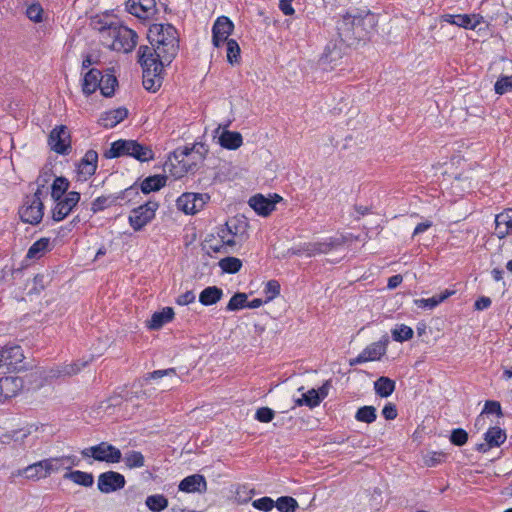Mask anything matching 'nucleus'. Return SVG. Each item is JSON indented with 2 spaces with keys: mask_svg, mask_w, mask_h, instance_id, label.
<instances>
[{
  "mask_svg": "<svg viewBox=\"0 0 512 512\" xmlns=\"http://www.w3.org/2000/svg\"><path fill=\"white\" fill-rule=\"evenodd\" d=\"M148 39L152 47L141 46L139 50H150L153 57L163 63H171L179 50L178 32L171 24H153L148 30Z\"/></svg>",
  "mask_w": 512,
  "mask_h": 512,
  "instance_id": "1",
  "label": "nucleus"
},
{
  "mask_svg": "<svg viewBox=\"0 0 512 512\" xmlns=\"http://www.w3.org/2000/svg\"><path fill=\"white\" fill-rule=\"evenodd\" d=\"M375 25L373 15L365 16L346 13L337 24L338 34L341 40L348 45L365 40Z\"/></svg>",
  "mask_w": 512,
  "mask_h": 512,
  "instance_id": "2",
  "label": "nucleus"
},
{
  "mask_svg": "<svg viewBox=\"0 0 512 512\" xmlns=\"http://www.w3.org/2000/svg\"><path fill=\"white\" fill-rule=\"evenodd\" d=\"M100 39L108 48L128 53L135 48L138 35L128 27L114 23L100 29Z\"/></svg>",
  "mask_w": 512,
  "mask_h": 512,
  "instance_id": "3",
  "label": "nucleus"
},
{
  "mask_svg": "<svg viewBox=\"0 0 512 512\" xmlns=\"http://www.w3.org/2000/svg\"><path fill=\"white\" fill-rule=\"evenodd\" d=\"M203 160L201 153L193 147L177 148L169 157L165 167L175 178H181L188 172H193L198 163Z\"/></svg>",
  "mask_w": 512,
  "mask_h": 512,
  "instance_id": "4",
  "label": "nucleus"
},
{
  "mask_svg": "<svg viewBox=\"0 0 512 512\" xmlns=\"http://www.w3.org/2000/svg\"><path fill=\"white\" fill-rule=\"evenodd\" d=\"M138 54L143 69V86L148 91L156 92L163 82V68L170 63H163L161 59L153 57L148 49L139 50Z\"/></svg>",
  "mask_w": 512,
  "mask_h": 512,
  "instance_id": "5",
  "label": "nucleus"
},
{
  "mask_svg": "<svg viewBox=\"0 0 512 512\" xmlns=\"http://www.w3.org/2000/svg\"><path fill=\"white\" fill-rule=\"evenodd\" d=\"M103 156L107 159L130 156L140 162H147L154 159V152L150 146L140 144L136 140H117L111 144Z\"/></svg>",
  "mask_w": 512,
  "mask_h": 512,
  "instance_id": "6",
  "label": "nucleus"
},
{
  "mask_svg": "<svg viewBox=\"0 0 512 512\" xmlns=\"http://www.w3.org/2000/svg\"><path fill=\"white\" fill-rule=\"evenodd\" d=\"M44 186V184H39ZM42 189L38 187L35 193L27 196L23 206L20 208L19 214L23 222L29 224H38L44 215V206L41 200Z\"/></svg>",
  "mask_w": 512,
  "mask_h": 512,
  "instance_id": "7",
  "label": "nucleus"
},
{
  "mask_svg": "<svg viewBox=\"0 0 512 512\" xmlns=\"http://www.w3.org/2000/svg\"><path fill=\"white\" fill-rule=\"evenodd\" d=\"M83 458H93L95 461L106 463H119L122 459L121 451L108 442H100L81 450Z\"/></svg>",
  "mask_w": 512,
  "mask_h": 512,
  "instance_id": "8",
  "label": "nucleus"
},
{
  "mask_svg": "<svg viewBox=\"0 0 512 512\" xmlns=\"http://www.w3.org/2000/svg\"><path fill=\"white\" fill-rule=\"evenodd\" d=\"M246 222L236 218L228 220L224 225L217 228L216 233L220 241L225 243L232 251L233 248L242 241L243 234L246 231Z\"/></svg>",
  "mask_w": 512,
  "mask_h": 512,
  "instance_id": "9",
  "label": "nucleus"
},
{
  "mask_svg": "<svg viewBox=\"0 0 512 512\" xmlns=\"http://www.w3.org/2000/svg\"><path fill=\"white\" fill-rule=\"evenodd\" d=\"M345 243V238L330 237L323 241L309 242L300 246L297 250L293 251L295 255L306 254L308 257H313L320 254H327L330 251L337 249Z\"/></svg>",
  "mask_w": 512,
  "mask_h": 512,
  "instance_id": "10",
  "label": "nucleus"
},
{
  "mask_svg": "<svg viewBox=\"0 0 512 512\" xmlns=\"http://www.w3.org/2000/svg\"><path fill=\"white\" fill-rule=\"evenodd\" d=\"M159 205L157 202L148 201L144 205L134 208L128 218L134 231H141L154 217Z\"/></svg>",
  "mask_w": 512,
  "mask_h": 512,
  "instance_id": "11",
  "label": "nucleus"
},
{
  "mask_svg": "<svg viewBox=\"0 0 512 512\" xmlns=\"http://www.w3.org/2000/svg\"><path fill=\"white\" fill-rule=\"evenodd\" d=\"M210 200L207 193L186 192L178 197L176 201L177 208L185 214H196L201 211Z\"/></svg>",
  "mask_w": 512,
  "mask_h": 512,
  "instance_id": "12",
  "label": "nucleus"
},
{
  "mask_svg": "<svg viewBox=\"0 0 512 512\" xmlns=\"http://www.w3.org/2000/svg\"><path fill=\"white\" fill-rule=\"evenodd\" d=\"M79 200L80 193L76 191H71L64 197H59L58 200H54L56 205L52 210L53 220L59 222L66 218L72 209L78 204Z\"/></svg>",
  "mask_w": 512,
  "mask_h": 512,
  "instance_id": "13",
  "label": "nucleus"
},
{
  "mask_svg": "<svg viewBox=\"0 0 512 512\" xmlns=\"http://www.w3.org/2000/svg\"><path fill=\"white\" fill-rule=\"evenodd\" d=\"M282 200L278 194H270L268 197L256 194L249 199V206L260 216H268L275 210V206Z\"/></svg>",
  "mask_w": 512,
  "mask_h": 512,
  "instance_id": "14",
  "label": "nucleus"
},
{
  "mask_svg": "<svg viewBox=\"0 0 512 512\" xmlns=\"http://www.w3.org/2000/svg\"><path fill=\"white\" fill-rule=\"evenodd\" d=\"M125 484V477L115 471L101 473L97 482L98 489L106 494L122 489Z\"/></svg>",
  "mask_w": 512,
  "mask_h": 512,
  "instance_id": "15",
  "label": "nucleus"
},
{
  "mask_svg": "<svg viewBox=\"0 0 512 512\" xmlns=\"http://www.w3.org/2000/svg\"><path fill=\"white\" fill-rule=\"evenodd\" d=\"M234 29L233 22L226 16H220L212 27V42L215 47L223 45Z\"/></svg>",
  "mask_w": 512,
  "mask_h": 512,
  "instance_id": "16",
  "label": "nucleus"
},
{
  "mask_svg": "<svg viewBox=\"0 0 512 512\" xmlns=\"http://www.w3.org/2000/svg\"><path fill=\"white\" fill-rule=\"evenodd\" d=\"M23 359V351L18 345H6L0 349V369L6 368L8 371L16 369Z\"/></svg>",
  "mask_w": 512,
  "mask_h": 512,
  "instance_id": "17",
  "label": "nucleus"
},
{
  "mask_svg": "<svg viewBox=\"0 0 512 512\" xmlns=\"http://www.w3.org/2000/svg\"><path fill=\"white\" fill-rule=\"evenodd\" d=\"M51 149L59 154H66L70 149V135L64 125L54 128L49 135Z\"/></svg>",
  "mask_w": 512,
  "mask_h": 512,
  "instance_id": "18",
  "label": "nucleus"
},
{
  "mask_svg": "<svg viewBox=\"0 0 512 512\" xmlns=\"http://www.w3.org/2000/svg\"><path fill=\"white\" fill-rule=\"evenodd\" d=\"M127 11L140 19H148L156 13L155 0H128Z\"/></svg>",
  "mask_w": 512,
  "mask_h": 512,
  "instance_id": "19",
  "label": "nucleus"
},
{
  "mask_svg": "<svg viewBox=\"0 0 512 512\" xmlns=\"http://www.w3.org/2000/svg\"><path fill=\"white\" fill-rule=\"evenodd\" d=\"M386 353V345L382 342H374L367 346L356 358L350 359L351 366L368 361H377Z\"/></svg>",
  "mask_w": 512,
  "mask_h": 512,
  "instance_id": "20",
  "label": "nucleus"
},
{
  "mask_svg": "<svg viewBox=\"0 0 512 512\" xmlns=\"http://www.w3.org/2000/svg\"><path fill=\"white\" fill-rule=\"evenodd\" d=\"M98 163V154L95 150H88L77 166L78 179L86 181L95 174Z\"/></svg>",
  "mask_w": 512,
  "mask_h": 512,
  "instance_id": "21",
  "label": "nucleus"
},
{
  "mask_svg": "<svg viewBox=\"0 0 512 512\" xmlns=\"http://www.w3.org/2000/svg\"><path fill=\"white\" fill-rule=\"evenodd\" d=\"M178 489L185 493H204L207 491V482L203 475L193 474L185 477L179 483Z\"/></svg>",
  "mask_w": 512,
  "mask_h": 512,
  "instance_id": "22",
  "label": "nucleus"
},
{
  "mask_svg": "<svg viewBox=\"0 0 512 512\" xmlns=\"http://www.w3.org/2000/svg\"><path fill=\"white\" fill-rule=\"evenodd\" d=\"M128 116V110L124 107L112 109L101 114L99 124L104 128H113Z\"/></svg>",
  "mask_w": 512,
  "mask_h": 512,
  "instance_id": "23",
  "label": "nucleus"
},
{
  "mask_svg": "<svg viewBox=\"0 0 512 512\" xmlns=\"http://www.w3.org/2000/svg\"><path fill=\"white\" fill-rule=\"evenodd\" d=\"M512 229V209H507L495 217V233L498 238H505Z\"/></svg>",
  "mask_w": 512,
  "mask_h": 512,
  "instance_id": "24",
  "label": "nucleus"
},
{
  "mask_svg": "<svg viewBox=\"0 0 512 512\" xmlns=\"http://www.w3.org/2000/svg\"><path fill=\"white\" fill-rule=\"evenodd\" d=\"M506 440V433L503 429L498 426L491 427L485 433V441L486 444H480L478 446V450L486 451V446L488 447H498L504 443Z\"/></svg>",
  "mask_w": 512,
  "mask_h": 512,
  "instance_id": "25",
  "label": "nucleus"
},
{
  "mask_svg": "<svg viewBox=\"0 0 512 512\" xmlns=\"http://www.w3.org/2000/svg\"><path fill=\"white\" fill-rule=\"evenodd\" d=\"M203 247L208 254H211V253L229 254L232 252V250L228 246H226L225 243H222V241H220V237H218V234L216 232L211 233L210 235H208L206 237Z\"/></svg>",
  "mask_w": 512,
  "mask_h": 512,
  "instance_id": "26",
  "label": "nucleus"
},
{
  "mask_svg": "<svg viewBox=\"0 0 512 512\" xmlns=\"http://www.w3.org/2000/svg\"><path fill=\"white\" fill-rule=\"evenodd\" d=\"M454 293H455L454 290L446 289L443 292H441L439 295H435L431 298L415 299L414 304L419 308L432 310L435 307H437L440 303L444 302L446 299H448L450 296H452Z\"/></svg>",
  "mask_w": 512,
  "mask_h": 512,
  "instance_id": "27",
  "label": "nucleus"
},
{
  "mask_svg": "<svg viewBox=\"0 0 512 512\" xmlns=\"http://www.w3.org/2000/svg\"><path fill=\"white\" fill-rule=\"evenodd\" d=\"M5 399L14 397L23 388V380L19 377L8 376L0 378Z\"/></svg>",
  "mask_w": 512,
  "mask_h": 512,
  "instance_id": "28",
  "label": "nucleus"
},
{
  "mask_svg": "<svg viewBox=\"0 0 512 512\" xmlns=\"http://www.w3.org/2000/svg\"><path fill=\"white\" fill-rule=\"evenodd\" d=\"M174 317V311L170 307H165L161 311L153 313L148 327L152 330L160 329L164 324L170 322Z\"/></svg>",
  "mask_w": 512,
  "mask_h": 512,
  "instance_id": "29",
  "label": "nucleus"
},
{
  "mask_svg": "<svg viewBox=\"0 0 512 512\" xmlns=\"http://www.w3.org/2000/svg\"><path fill=\"white\" fill-rule=\"evenodd\" d=\"M219 143L226 149L235 150L242 145L243 138L239 132L226 130L219 136Z\"/></svg>",
  "mask_w": 512,
  "mask_h": 512,
  "instance_id": "30",
  "label": "nucleus"
},
{
  "mask_svg": "<svg viewBox=\"0 0 512 512\" xmlns=\"http://www.w3.org/2000/svg\"><path fill=\"white\" fill-rule=\"evenodd\" d=\"M223 291L217 286H208L201 291L199 295V302L204 306L216 304L221 300Z\"/></svg>",
  "mask_w": 512,
  "mask_h": 512,
  "instance_id": "31",
  "label": "nucleus"
},
{
  "mask_svg": "<svg viewBox=\"0 0 512 512\" xmlns=\"http://www.w3.org/2000/svg\"><path fill=\"white\" fill-rule=\"evenodd\" d=\"M101 71L98 69H90L83 78L82 90L86 95L94 93L99 86Z\"/></svg>",
  "mask_w": 512,
  "mask_h": 512,
  "instance_id": "32",
  "label": "nucleus"
},
{
  "mask_svg": "<svg viewBox=\"0 0 512 512\" xmlns=\"http://www.w3.org/2000/svg\"><path fill=\"white\" fill-rule=\"evenodd\" d=\"M19 475H24L28 480L39 481L46 478L43 460L28 465L18 472Z\"/></svg>",
  "mask_w": 512,
  "mask_h": 512,
  "instance_id": "33",
  "label": "nucleus"
},
{
  "mask_svg": "<svg viewBox=\"0 0 512 512\" xmlns=\"http://www.w3.org/2000/svg\"><path fill=\"white\" fill-rule=\"evenodd\" d=\"M63 478L83 487H91L94 483V477L91 473L80 470H70L64 474Z\"/></svg>",
  "mask_w": 512,
  "mask_h": 512,
  "instance_id": "34",
  "label": "nucleus"
},
{
  "mask_svg": "<svg viewBox=\"0 0 512 512\" xmlns=\"http://www.w3.org/2000/svg\"><path fill=\"white\" fill-rule=\"evenodd\" d=\"M50 249H51L50 238L43 237L31 245V247L28 249L26 257L28 259H39Z\"/></svg>",
  "mask_w": 512,
  "mask_h": 512,
  "instance_id": "35",
  "label": "nucleus"
},
{
  "mask_svg": "<svg viewBox=\"0 0 512 512\" xmlns=\"http://www.w3.org/2000/svg\"><path fill=\"white\" fill-rule=\"evenodd\" d=\"M49 460L52 463L53 469L56 473L62 469L71 470L72 467L79 464V459L75 455L50 457Z\"/></svg>",
  "mask_w": 512,
  "mask_h": 512,
  "instance_id": "36",
  "label": "nucleus"
},
{
  "mask_svg": "<svg viewBox=\"0 0 512 512\" xmlns=\"http://www.w3.org/2000/svg\"><path fill=\"white\" fill-rule=\"evenodd\" d=\"M396 383L389 377L381 376L374 382L375 393L382 397H389L395 390Z\"/></svg>",
  "mask_w": 512,
  "mask_h": 512,
  "instance_id": "37",
  "label": "nucleus"
},
{
  "mask_svg": "<svg viewBox=\"0 0 512 512\" xmlns=\"http://www.w3.org/2000/svg\"><path fill=\"white\" fill-rule=\"evenodd\" d=\"M166 181L167 177L163 175L149 176L142 181L141 190L145 194L158 191L166 185Z\"/></svg>",
  "mask_w": 512,
  "mask_h": 512,
  "instance_id": "38",
  "label": "nucleus"
},
{
  "mask_svg": "<svg viewBox=\"0 0 512 512\" xmlns=\"http://www.w3.org/2000/svg\"><path fill=\"white\" fill-rule=\"evenodd\" d=\"M483 21L484 19L480 14H459L456 15L455 25L464 29L474 30Z\"/></svg>",
  "mask_w": 512,
  "mask_h": 512,
  "instance_id": "39",
  "label": "nucleus"
},
{
  "mask_svg": "<svg viewBox=\"0 0 512 512\" xmlns=\"http://www.w3.org/2000/svg\"><path fill=\"white\" fill-rule=\"evenodd\" d=\"M89 361L77 360L75 362L65 364L62 367L58 368L54 376H73L78 374L84 367L88 365Z\"/></svg>",
  "mask_w": 512,
  "mask_h": 512,
  "instance_id": "40",
  "label": "nucleus"
},
{
  "mask_svg": "<svg viewBox=\"0 0 512 512\" xmlns=\"http://www.w3.org/2000/svg\"><path fill=\"white\" fill-rule=\"evenodd\" d=\"M117 85V79L114 75L106 74L99 79V86L101 93L105 97H111L114 94L115 86Z\"/></svg>",
  "mask_w": 512,
  "mask_h": 512,
  "instance_id": "41",
  "label": "nucleus"
},
{
  "mask_svg": "<svg viewBox=\"0 0 512 512\" xmlns=\"http://www.w3.org/2000/svg\"><path fill=\"white\" fill-rule=\"evenodd\" d=\"M123 461L129 469L141 468L145 465V458L139 451L131 450L125 453Z\"/></svg>",
  "mask_w": 512,
  "mask_h": 512,
  "instance_id": "42",
  "label": "nucleus"
},
{
  "mask_svg": "<svg viewBox=\"0 0 512 512\" xmlns=\"http://www.w3.org/2000/svg\"><path fill=\"white\" fill-rule=\"evenodd\" d=\"M145 504L151 511L161 512L168 506V500L162 494H155L148 496Z\"/></svg>",
  "mask_w": 512,
  "mask_h": 512,
  "instance_id": "43",
  "label": "nucleus"
},
{
  "mask_svg": "<svg viewBox=\"0 0 512 512\" xmlns=\"http://www.w3.org/2000/svg\"><path fill=\"white\" fill-rule=\"evenodd\" d=\"M377 418L376 408L374 406H363L360 407L356 414L355 419L359 422L367 424L373 423Z\"/></svg>",
  "mask_w": 512,
  "mask_h": 512,
  "instance_id": "44",
  "label": "nucleus"
},
{
  "mask_svg": "<svg viewBox=\"0 0 512 512\" xmlns=\"http://www.w3.org/2000/svg\"><path fill=\"white\" fill-rule=\"evenodd\" d=\"M218 264L223 272L230 274L237 273L242 267L241 260L236 257H225Z\"/></svg>",
  "mask_w": 512,
  "mask_h": 512,
  "instance_id": "45",
  "label": "nucleus"
},
{
  "mask_svg": "<svg viewBox=\"0 0 512 512\" xmlns=\"http://www.w3.org/2000/svg\"><path fill=\"white\" fill-rule=\"evenodd\" d=\"M69 187V182L64 177H57L51 187V196L54 200H58L59 197H64Z\"/></svg>",
  "mask_w": 512,
  "mask_h": 512,
  "instance_id": "46",
  "label": "nucleus"
},
{
  "mask_svg": "<svg viewBox=\"0 0 512 512\" xmlns=\"http://www.w3.org/2000/svg\"><path fill=\"white\" fill-rule=\"evenodd\" d=\"M392 338L397 342H404L413 337V330L411 327L401 324L396 326L392 331Z\"/></svg>",
  "mask_w": 512,
  "mask_h": 512,
  "instance_id": "47",
  "label": "nucleus"
},
{
  "mask_svg": "<svg viewBox=\"0 0 512 512\" xmlns=\"http://www.w3.org/2000/svg\"><path fill=\"white\" fill-rule=\"evenodd\" d=\"M496 414L498 416H502L501 405L498 401L488 400L485 403L484 409L482 413L477 417L475 425L478 426L481 422L484 421L483 414Z\"/></svg>",
  "mask_w": 512,
  "mask_h": 512,
  "instance_id": "48",
  "label": "nucleus"
},
{
  "mask_svg": "<svg viewBox=\"0 0 512 512\" xmlns=\"http://www.w3.org/2000/svg\"><path fill=\"white\" fill-rule=\"evenodd\" d=\"M227 46V61L234 65L240 62V47L234 39H229L226 42Z\"/></svg>",
  "mask_w": 512,
  "mask_h": 512,
  "instance_id": "49",
  "label": "nucleus"
},
{
  "mask_svg": "<svg viewBox=\"0 0 512 512\" xmlns=\"http://www.w3.org/2000/svg\"><path fill=\"white\" fill-rule=\"evenodd\" d=\"M275 506L281 512H295L298 503L293 497L282 496L277 499Z\"/></svg>",
  "mask_w": 512,
  "mask_h": 512,
  "instance_id": "50",
  "label": "nucleus"
},
{
  "mask_svg": "<svg viewBox=\"0 0 512 512\" xmlns=\"http://www.w3.org/2000/svg\"><path fill=\"white\" fill-rule=\"evenodd\" d=\"M247 298H248L247 294L242 293V292H238V293L234 294L231 297V299L229 300V302L226 306V310L227 311H237L242 308H245L246 303H247Z\"/></svg>",
  "mask_w": 512,
  "mask_h": 512,
  "instance_id": "51",
  "label": "nucleus"
},
{
  "mask_svg": "<svg viewBox=\"0 0 512 512\" xmlns=\"http://www.w3.org/2000/svg\"><path fill=\"white\" fill-rule=\"evenodd\" d=\"M264 294L266 296V299L264 300L265 303H268L276 298L280 294L279 282L276 280L268 281L264 287Z\"/></svg>",
  "mask_w": 512,
  "mask_h": 512,
  "instance_id": "52",
  "label": "nucleus"
},
{
  "mask_svg": "<svg viewBox=\"0 0 512 512\" xmlns=\"http://www.w3.org/2000/svg\"><path fill=\"white\" fill-rule=\"evenodd\" d=\"M495 92L499 95H503L509 91H512V76L500 77L494 86Z\"/></svg>",
  "mask_w": 512,
  "mask_h": 512,
  "instance_id": "53",
  "label": "nucleus"
},
{
  "mask_svg": "<svg viewBox=\"0 0 512 512\" xmlns=\"http://www.w3.org/2000/svg\"><path fill=\"white\" fill-rule=\"evenodd\" d=\"M43 12L44 10L39 3H33L27 7L26 15L31 21L40 23L43 20Z\"/></svg>",
  "mask_w": 512,
  "mask_h": 512,
  "instance_id": "54",
  "label": "nucleus"
},
{
  "mask_svg": "<svg viewBox=\"0 0 512 512\" xmlns=\"http://www.w3.org/2000/svg\"><path fill=\"white\" fill-rule=\"evenodd\" d=\"M468 440V434L464 429H454L450 436V441L456 446H463Z\"/></svg>",
  "mask_w": 512,
  "mask_h": 512,
  "instance_id": "55",
  "label": "nucleus"
},
{
  "mask_svg": "<svg viewBox=\"0 0 512 512\" xmlns=\"http://www.w3.org/2000/svg\"><path fill=\"white\" fill-rule=\"evenodd\" d=\"M274 411L269 407H261L255 413V419L262 423H269L274 418Z\"/></svg>",
  "mask_w": 512,
  "mask_h": 512,
  "instance_id": "56",
  "label": "nucleus"
},
{
  "mask_svg": "<svg viewBox=\"0 0 512 512\" xmlns=\"http://www.w3.org/2000/svg\"><path fill=\"white\" fill-rule=\"evenodd\" d=\"M252 505L258 510L269 512L275 506V502L270 497H262L254 500Z\"/></svg>",
  "mask_w": 512,
  "mask_h": 512,
  "instance_id": "57",
  "label": "nucleus"
},
{
  "mask_svg": "<svg viewBox=\"0 0 512 512\" xmlns=\"http://www.w3.org/2000/svg\"><path fill=\"white\" fill-rule=\"evenodd\" d=\"M444 458L445 454L442 452H430L424 456V463L429 467H433L441 463Z\"/></svg>",
  "mask_w": 512,
  "mask_h": 512,
  "instance_id": "58",
  "label": "nucleus"
},
{
  "mask_svg": "<svg viewBox=\"0 0 512 512\" xmlns=\"http://www.w3.org/2000/svg\"><path fill=\"white\" fill-rule=\"evenodd\" d=\"M305 405L313 408L319 405L320 403V396L318 392L315 389L309 390L307 393L303 394Z\"/></svg>",
  "mask_w": 512,
  "mask_h": 512,
  "instance_id": "59",
  "label": "nucleus"
},
{
  "mask_svg": "<svg viewBox=\"0 0 512 512\" xmlns=\"http://www.w3.org/2000/svg\"><path fill=\"white\" fill-rule=\"evenodd\" d=\"M112 203V200H110V197H98L96 198L92 203V211L98 212L100 210L105 209Z\"/></svg>",
  "mask_w": 512,
  "mask_h": 512,
  "instance_id": "60",
  "label": "nucleus"
},
{
  "mask_svg": "<svg viewBox=\"0 0 512 512\" xmlns=\"http://www.w3.org/2000/svg\"><path fill=\"white\" fill-rule=\"evenodd\" d=\"M382 415L386 420H394L398 415L395 404L387 403L382 409Z\"/></svg>",
  "mask_w": 512,
  "mask_h": 512,
  "instance_id": "61",
  "label": "nucleus"
},
{
  "mask_svg": "<svg viewBox=\"0 0 512 512\" xmlns=\"http://www.w3.org/2000/svg\"><path fill=\"white\" fill-rule=\"evenodd\" d=\"M195 294L193 291H186L177 297L176 303L179 305H188L195 301Z\"/></svg>",
  "mask_w": 512,
  "mask_h": 512,
  "instance_id": "62",
  "label": "nucleus"
},
{
  "mask_svg": "<svg viewBox=\"0 0 512 512\" xmlns=\"http://www.w3.org/2000/svg\"><path fill=\"white\" fill-rule=\"evenodd\" d=\"M175 374H176V371L174 368H169V369H164V370H156V371L149 373L146 377V380L162 378L164 376L175 375Z\"/></svg>",
  "mask_w": 512,
  "mask_h": 512,
  "instance_id": "63",
  "label": "nucleus"
},
{
  "mask_svg": "<svg viewBox=\"0 0 512 512\" xmlns=\"http://www.w3.org/2000/svg\"><path fill=\"white\" fill-rule=\"evenodd\" d=\"M293 0H280L279 8L285 15H293L295 10L292 7Z\"/></svg>",
  "mask_w": 512,
  "mask_h": 512,
  "instance_id": "64",
  "label": "nucleus"
}]
</instances>
